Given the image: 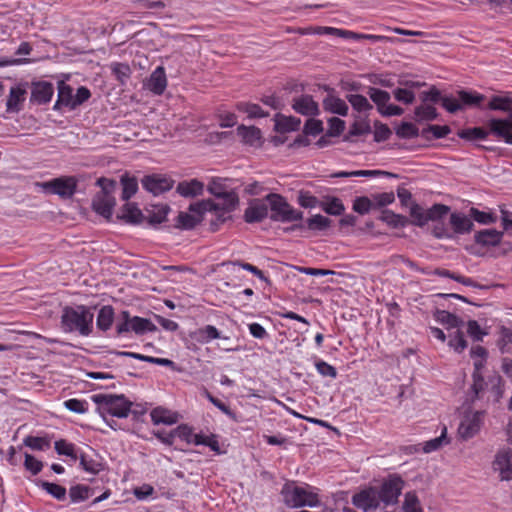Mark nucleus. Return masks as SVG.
Masks as SVG:
<instances>
[{
    "label": "nucleus",
    "instance_id": "1",
    "mask_svg": "<svg viewBox=\"0 0 512 512\" xmlns=\"http://www.w3.org/2000/svg\"><path fill=\"white\" fill-rule=\"evenodd\" d=\"M94 315L85 305L65 307L61 316V327L64 332H78L81 336H88L93 329Z\"/></svg>",
    "mask_w": 512,
    "mask_h": 512
},
{
    "label": "nucleus",
    "instance_id": "2",
    "mask_svg": "<svg viewBox=\"0 0 512 512\" xmlns=\"http://www.w3.org/2000/svg\"><path fill=\"white\" fill-rule=\"evenodd\" d=\"M283 502L290 508L316 507L320 500L315 488L305 484L297 486L294 482H287L281 490Z\"/></svg>",
    "mask_w": 512,
    "mask_h": 512
},
{
    "label": "nucleus",
    "instance_id": "3",
    "mask_svg": "<svg viewBox=\"0 0 512 512\" xmlns=\"http://www.w3.org/2000/svg\"><path fill=\"white\" fill-rule=\"evenodd\" d=\"M92 400L99 406L98 411L105 419L106 415L118 418H126L131 410L132 403L124 395L96 394Z\"/></svg>",
    "mask_w": 512,
    "mask_h": 512
},
{
    "label": "nucleus",
    "instance_id": "4",
    "mask_svg": "<svg viewBox=\"0 0 512 512\" xmlns=\"http://www.w3.org/2000/svg\"><path fill=\"white\" fill-rule=\"evenodd\" d=\"M268 202L271 214L270 219L274 222H294L303 218V213L294 209L286 199L275 193H270L265 197Z\"/></svg>",
    "mask_w": 512,
    "mask_h": 512
},
{
    "label": "nucleus",
    "instance_id": "5",
    "mask_svg": "<svg viewBox=\"0 0 512 512\" xmlns=\"http://www.w3.org/2000/svg\"><path fill=\"white\" fill-rule=\"evenodd\" d=\"M450 211V207L444 204H434L429 209L425 210L416 202L410 205L411 224L423 227L429 221L437 222L446 216Z\"/></svg>",
    "mask_w": 512,
    "mask_h": 512
},
{
    "label": "nucleus",
    "instance_id": "6",
    "mask_svg": "<svg viewBox=\"0 0 512 512\" xmlns=\"http://www.w3.org/2000/svg\"><path fill=\"white\" fill-rule=\"evenodd\" d=\"M218 199L220 200L219 202L206 199L190 204L189 210L200 212L221 211L224 214L230 215L239 204L238 194L233 190H230L228 195Z\"/></svg>",
    "mask_w": 512,
    "mask_h": 512
},
{
    "label": "nucleus",
    "instance_id": "7",
    "mask_svg": "<svg viewBox=\"0 0 512 512\" xmlns=\"http://www.w3.org/2000/svg\"><path fill=\"white\" fill-rule=\"evenodd\" d=\"M404 480L398 474H390L378 487L379 500L384 506L398 503L399 496L404 488Z\"/></svg>",
    "mask_w": 512,
    "mask_h": 512
},
{
    "label": "nucleus",
    "instance_id": "8",
    "mask_svg": "<svg viewBox=\"0 0 512 512\" xmlns=\"http://www.w3.org/2000/svg\"><path fill=\"white\" fill-rule=\"evenodd\" d=\"M121 319L122 321L116 325L117 335H122L130 331L141 335L147 331L152 332L156 330V326L149 319L138 316L130 317L128 311H122Z\"/></svg>",
    "mask_w": 512,
    "mask_h": 512
},
{
    "label": "nucleus",
    "instance_id": "9",
    "mask_svg": "<svg viewBox=\"0 0 512 512\" xmlns=\"http://www.w3.org/2000/svg\"><path fill=\"white\" fill-rule=\"evenodd\" d=\"M78 180L74 176H61L42 183L43 189L62 199L71 198L77 189Z\"/></svg>",
    "mask_w": 512,
    "mask_h": 512
},
{
    "label": "nucleus",
    "instance_id": "10",
    "mask_svg": "<svg viewBox=\"0 0 512 512\" xmlns=\"http://www.w3.org/2000/svg\"><path fill=\"white\" fill-rule=\"evenodd\" d=\"M368 96L375 103L378 112L385 117L400 116L404 110L393 104H388L390 101V94L385 91L374 87H369Z\"/></svg>",
    "mask_w": 512,
    "mask_h": 512
},
{
    "label": "nucleus",
    "instance_id": "11",
    "mask_svg": "<svg viewBox=\"0 0 512 512\" xmlns=\"http://www.w3.org/2000/svg\"><path fill=\"white\" fill-rule=\"evenodd\" d=\"M378 487L368 486L352 496V504L363 512H372L380 507Z\"/></svg>",
    "mask_w": 512,
    "mask_h": 512
},
{
    "label": "nucleus",
    "instance_id": "12",
    "mask_svg": "<svg viewBox=\"0 0 512 512\" xmlns=\"http://www.w3.org/2000/svg\"><path fill=\"white\" fill-rule=\"evenodd\" d=\"M483 418L484 412L482 411L466 413L458 427L459 437L464 441L473 438L480 431Z\"/></svg>",
    "mask_w": 512,
    "mask_h": 512
},
{
    "label": "nucleus",
    "instance_id": "13",
    "mask_svg": "<svg viewBox=\"0 0 512 512\" xmlns=\"http://www.w3.org/2000/svg\"><path fill=\"white\" fill-rule=\"evenodd\" d=\"M141 183L143 188L148 192L153 195H160L172 189L174 180L165 175L153 174L145 176L141 180Z\"/></svg>",
    "mask_w": 512,
    "mask_h": 512
},
{
    "label": "nucleus",
    "instance_id": "14",
    "mask_svg": "<svg viewBox=\"0 0 512 512\" xmlns=\"http://www.w3.org/2000/svg\"><path fill=\"white\" fill-rule=\"evenodd\" d=\"M268 212L269 206L266 200L254 199L245 209L243 218L247 223H257L267 218Z\"/></svg>",
    "mask_w": 512,
    "mask_h": 512
},
{
    "label": "nucleus",
    "instance_id": "15",
    "mask_svg": "<svg viewBox=\"0 0 512 512\" xmlns=\"http://www.w3.org/2000/svg\"><path fill=\"white\" fill-rule=\"evenodd\" d=\"M488 126L492 134L512 145V111L507 119H491Z\"/></svg>",
    "mask_w": 512,
    "mask_h": 512
},
{
    "label": "nucleus",
    "instance_id": "16",
    "mask_svg": "<svg viewBox=\"0 0 512 512\" xmlns=\"http://www.w3.org/2000/svg\"><path fill=\"white\" fill-rule=\"evenodd\" d=\"M54 94L53 84L47 81H38L31 84L30 101L36 104L48 103Z\"/></svg>",
    "mask_w": 512,
    "mask_h": 512
},
{
    "label": "nucleus",
    "instance_id": "17",
    "mask_svg": "<svg viewBox=\"0 0 512 512\" xmlns=\"http://www.w3.org/2000/svg\"><path fill=\"white\" fill-rule=\"evenodd\" d=\"M493 469L499 472L501 480H511L512 450H503L498 452L493 462Z\"/></svg>",
    "mask_w": 512,
    "mask_h": 512
},
{
    "label": "nucleus",
    "instance_id": "18",
    "mask_svg": "<svg viewBox=\"0 0 512 512\" xmlns=\"http://www.w3.org/2000/svg\"><path fill=\"white\" fill-rule=\"evenodd\" d=\"M28 83H19L11 87L6 102L8 112H19L26 99Z\"/></svg>",
    "mask_w": 512,
    "mask_h": 512
},
{
    "label": "nucleus",
    "instance_id": "19",
    "mask_svg": "<svg viewBox=\"0 0 512 512\" xmlns=\"http://www.w3.org/2000/svg\"><path fill=\"white\" fill-rule=\"evenodd\" d=\"M115 205V199L111 195L105 193H97L92 200L93 210L109 219L112 216L113 207Z\"/></svg>",
    "mask_w": 512,
    "mask_h": 512
},
{
    "label": "nucleus",
    "instance_id": "20",
    "mask_svg": "<svg viewBox=\"0 0 512 512\" xmlns=\"http://www.w3.org/2000/svg\"><path fill=\"white\" fill-rule=\"evenodd\" d=\"M449 223L451 225V232L453 233V235L469 233L474 226L472 220L467 215L461 212L451 213Z\"/></svg>",
    "mask_w": 512,
    "mask_h": 512
},
{
    "label": "nucleus",
    "instance_id": "21",
    "mask_svg": "<svg viewBox=\"0 0 512 512\" xmlns=\"http://www.w3.org/2000/svg\"><path fill=\"white\" fill-rule=\"evenodd\" d=\"M176 192L185 198H194L201 196L204 192V183L198 179H191L189 181L179 182L176 187Z\"/></svg>",
    "mask_w": 512,
    "mask_h": 512
},
{
    "label": "nucleus",
    "instance_id": "22",
    "mask_svg": "<svg viewBox=\"0 0 512 512\" xmlns=\"http://www.w3.org/2000/svg\"><path fill=\"white\" fill-rule=\"evenodd\" d=\"M293 109L302 115L313 116L318 114V104L313 100L310 95H302L293 100Z\"/></svg>",
    "mask_w": 512,
    "mask_h": 512
},
{
    "label": "nucleus",
    "instance_id": "23",
    "mask_svg": "<svg viewBox=\"0 0 512 512\" xmlns=\"http://www.w3.org/2000/svg\"><path fill=\"white\" fill-rule=\"evenodd\" d=\"M167 87V78L165 69L158 66L150 75L147 82V88L156 95H161Z\"/></svg>",
    "mask_w": 512,
    "mask_h": 512
},
{
    "label": "nucleus",
    "instance_id": "24",
    "mask_svg": "<svg viewBox=\"0 0 512 512\" xmlns=\"http://www.w3.org/2000/svg\"><path fill=\"white\" fill-rule=\"evenodd\" d=\"M75 108L73 89L65 82H60L58 86V99L54 104V110H60L61 107Z\"/></svg>",
    "mask_w": 512,
    "mask_h": 512
},
{
    "label": "nucleus",
    "instance_id": "25",
    "mask_svg": "<svg viewBox=\"0 0 512 512\" xmlns=\"http://www.w3.org/2000/svg\"><path fill=\"white\" fill-rule=\"evenodd\" d=\"M237 134L242 139L244 144L250 146L261 145V130L255 126L247 127L245 125H240L237 128Z\"/></svg>",
    "mask_w": 512,
    "mask_h": 512
},
{
    "label": "nucleus",
    "instance_id": "26",
    "mask_svg": "<svg viewBox=\"0 0 512 512\" xmlns=\"http://www.w3.org/2000/svg\"><path fill=\"white\" fill-rule=\"evenodd\" d=\"M503 237V232L496 229H484L474 235L475 242L482 246H496Z\"/></svg>",
    "mask_w": 512,
    "mask_h": 512
},
{
    "label": "nucleus",
    "instance_id": "27",
    "mask_svg": "<svg viewBox=\"0 0 512 512\" xmlns=\"http://www.w3.org/2000/svg\"><path fill=\"white\" fill-rule=\"evenodd\" d=\"M275 130L279 133H287L297 131L300 127L301 120L294 116H285L282 114L275 115Z\"/></svg>",
    "mask_w": 512,
    "mask_h": 512
},
{
    "label": "nucleus",
    "instance_id": "28",
    "mask_svg": "<svg viewBox=\"0 0 512 512\" xmlns=\"http://www.w3.org/2000/svg\"><path fill=\"white\" fill-rule=\"evenodd\" d=\"M433 274L440 276V277L451 278L465 286H470V287H474V288H478V289H482V290H488L490 288V286H488V285L479 284V283L475 282L472 278L465 277L460 274H456L447 269L437 268L434 270Z\"/></svg>",
    "mask_w": 512,
    "mask_h": 512
},
{
    "label": "nucleus",
    "instance_id": "29",
    "mask_svg": "<svg viewBox=\"0 0 512 512\" xmlns=\"http://www.w3.org/2000/svg\"><path fill=\"white\" fill-rule=\"evenodd\" d=\"M193 337L202 344H206L215 339L229 340V337H222L219 330L213 325H205L198 328L194 333Z\"/></svg>",
    "mask_w": 512,
    "mask_h": 512
},
{
    "label": "nucleus",
    "instance_id": "30",
    "mask_svg": "<svg viewBox=\"0 0 512 512\" xmlns=\"http://www.w3.org/2000/svg\"><path fill=\"white\" fill-rule=\"evenodd\" d=\"M190 213L187 212H180L177 217V223L176 226L181 229H192L194 228L198 223H200L203 219V215L205 212L200 211H190Z\"/></svg>",
    "mask_w": 512,
    "mask_h": 512
},
{
    "label": "nucleus",
    "instance_id": "31",
    "mask_svg": "<svg viewBox=\"0 0 512 512\" xmlns=\"http://www.w3.org/2000/svg\"><path fill=\"white\" fill-rule=\"evenodd\" d=\"M319 206L321 209L329 215H342L345 207L342 201L334 196H326L320 202Z\"/></svg>",
    "mask_w": 512,
    "mask_h": 512
},
{
    "label": "nucleus",
    "instance_id": "32",
    "mask_svg": "<svg viewBox=\"0 0 512 512\" xmlns=\"http://www.w3.org/2000/svg\"><path fill=\"white\" fill-rule=\"evenodd\" d=\"M324 109L341 116H346L348 114V105L346 102L335 96H328L323 101Z\"/></svg>",
    "mask_w": 512,
    "mask_h": 512
},
{
    "label": "nucleus",
    "instance_id": "33",
    "mask_svg": "<svg viewBox=\"0 0 512 512\" xmlns=\"http://www.w3.org/2000/svg\"><path fill=\"white\" fill-rule=\"evenodd\" d=\"M114 321V309L110 305L103 306L97 315L96 325L101 331H107L111 328Z\"/></svg>",
    "mask_w": 512,
    "mask_h": 512
},
{
    "label": "nucleus",
    "instance_id": "34",
    "mask_svg": "<svg viewBox=\"0 0 512 512\" xmlns=\"http://www.w3.org/2000/svg\"><path fill=\"white\" fill-rule=\"evenodd\" d=\"M151 420L154 424L172 425L177 422V416L170 411L161 407L155 408L150 413Z\"/></svg>",
    "mask_w": 512,
    "mask_h": 512
},
{
    "label": "nucleus",
    "instance_id": "35",
    "mask_svg": "<svg viewBox=\"0 0 512 512\" xmlns=\"http://www.w3.org/2000/svg\"><path fill=\"white\" fill-rule=\"evenodd\" d=\"M380 220L393 228L405 227L409 222L407 217L396 214L388 209L382 211Z\"/></svg>",
    "mask_w": 512,
    "mask_h": 512
},
{
    "label": "nucleus",
    "instance_id": "36",
    "mask_svg": "<svg viewBox=\"0 0 512 512\" xmlns=\"http://www.w3.org/2000/svg\"><path fill=\"white\" fill-rule=\"evenodd\" d=\"M458 99L462 104V108L465 106H479L485 99V96L473 91L459 90L457 92Z\"/></svg>",
    "mask_w": 512,
    "mask_h": 512
},
{
    "label": "nucleus",
    "instance_id": "37",
    "mask_svg": "<svg viewBox=\"0 0 512 512\" xmlns=\"http://www.w3.org/2000/svg\"><path fill=\"white\" fill-rule=\"evenodd\" d=\"M37 485L59 501L66 498V488L59 484L38 480Z\"/></svg>",
    "mask_w": 512,
    "mask_h": 512
},
{
    "label": "nucleus",
    "instance_id": "38",
    "mask_svg": "<svg viewBox=\"0 0 512 512\" xmlns=\"http://www.w3.org/2000/svg\"><path fill=\"white\" fill-rule=\"evenodd\" d=\"M435 317L439 323L446 325L448 329L459 328L463 324V321L460 318L445 310L437 311Z\"/></svg>",
    "mask_w": 512,
    "mask_h": 512
},
{
    "label": "nucleus",
    "instance_id": "39",
    "mask_svg": "<svg viewBox=\"0 0 512 512\" xmlns=\"http://www.w3.org/2000/svg\"><path fill=\"white\" fill-rule=\"evenodd\" d=\"M489 132L482 127H473L460 130L457 135L464 140L474 141L486 139Z\"/></svg>",
    "mask_w": 512,
    "mask_h": 512
},
{
    "label": "nucleus",
    "instance_id": "40",
    "mask_svg": "<svg viewBox=\"0 0 512 512\" xmlns=\"http://www.w3.org/2000/svg\"><path fill=\"white\" fill-rule=\"evenodd\" d=\"M347 100L354 110L358 112H367L373 108L368 99L361 94H349Z\"/></svg>",
    "mask_w": 512,
    "mask_h": 512
},
{
    "label": "nucleus",
    "instance_id": "41",
    "mask_svg": "<svg viewBox=\"0 0 512 512\" xmlns=\"http://www.w3.org/2000/svg\"><path fill=\"white\" fill-rule=\"evenodd\" d=\"M237 110L245 112L250 118H262L268 116L258 104L239 102L236 105Z\"/></svg>",
    "mask_w": 512,
    "mask_h": 512
},
{
    "label": "nucleus",
    "instance_id": "42",
    "mask_svg": "<svg viewBox=\"0 0 512 512\" xmlns=\"http://www.w3.org/2000/svg\"><path fill=\"white\" fill-rule=\"evenodd\" d=\"M446 434L447 428L444 426L440 436L424 442L423 451L425 453H431L440 449L444 444H448L449 441L446 438Z\"/></svg>",
    "mask_w": 512,
    "mask_h": 512
},
{
    "label": "nucleus",
    "instance_id": "43",
    "mask_svg": "<svg viewBox=\"0 0 512 512\" xmlns=\"http://www.w3.org/2000/svg\"><path fill=\"white\" fill-rule=\"evenodd\" d=\"M142 217L141 210L134 205L133 203H126L123 206L122 215L121 218L131 222V223H138L140 222Z\"/></svg>",
    "mask_w": 512,
    "mask_h": 512
},
{
    "label": "nucleus",
    "instance_id": "44",
    "mask_svg": "<svg viewBox=\"0 0 512 512\" xmlns=\"http://www.w3.org/2000/svg\"><path fill=\"white\" fill-rule=\"evenodd\" d=\"M91 489L82 484L72 486L69 489V496L73 503L82 502L89 498Z\"/></svg>",
    "mask_w": 512,
    "mask_h": 512
},
{
    "label": "nucleus",
    "instance_id": "45",
    "mask_svg": "<svg viewBox=\"0 0 512 512\" xmlns=\"http://www.w3.org/2000/svg\"><path fill=\"white\" fill-rule=\"evenodd\" d=\"M331 220L328 217L317 214L307 220V227L313 231H324L330 227Z\"/></svg>",
    "mask_w": 512,
    "mask_h": 512
},
{
    "label": "nucleus",
    "instance_id": "46",
    "mask_svg": "<svg viewBox=\"0 0 512 512\" xmlns=\"http://www.w3.org/2000/svg\"><path fill=\"white\" fill-rule=\"evenodd\" d=\"M438 113L431 105H420L415 108V119L417 121H431L436 119Z\"/></svg>",
    "mask_w": 512,
    "mask_h": 512
},
{
    "label": "nucleus",
    "instance_id": "47",
    "mask_svg": "<svg viewBox=\"0 0 512 512\" xmlns=\"http://www.w3.org/2000/svg\"><path fill=\"white\" fill-rule=\"evenodd\" d=\"M23 444L32 450L44 451L50 447V441L44 437L27 436Z\"/></svg>",
    "mask_w": 512,
    "mask_h": 512
},
{
    "label": "nucleus",
    "instance_id": "48",
    "mask_svg": "<svg viewBox=\"0 0 512 512\" xmlns=\"http://www.w3.org/2000/svg\"><path fill=\"white\" fill-rule=\"evenodd\" d=\"M207 190L210 194L215 196L217 199L228 195L230 192L227 190V187H226L224 181L220 178L212 179L208 184Z\"/></svg>",
    "mask_w": 512,
    "mask_h": 512
},
{
    "label": "nucleus",
    "instance_id": "49",
    "mask_svg": "<svg viewBox=\"0 0 512 512\" xmlns=\"http://www.w3.org/2000/svg\"><path fill=\"white\" fill-rule=\"evenodd\" d=\"M512 107V99L508 97L493 96L488 104L490 110H500L510 112Z\"/></svg>",
    "mask_w": 512,
    "mask_h": 512
},
{
    "label": "nucleus",
    "instance_id": "50",
    "mask_svg": "<svg viewBox=\"0 0 512 512\" xmlns=\"http://www.w3.org/2000/svg\"><path fill=\"white\" fill-rule=\"evenodd\" d=\"M122 184V200H129L138 189V183L135 178H129V177H122L121 179Z\"/></svg>",
    "mask_w": 512,
    "mask_h": 512
},
{
    "label": "nucleus",
    "instance_id": "51",
    "mask_svg": "<svg viewBox=\"0 0 512 512\" xmlns=\"http://www.w3.org/2000/svg\"><path fill=\"white\" fill-rule=\"evenodd\" d=\"M111 70L118 81L124 84L131 75V69L128 64L125 63H112Z\"/></svg>",
    "mask_w": 512,
    "mask_h": 512
},
{
    "label": "nucleus",
    "instance_id": "52",
    "mask_svg": "<svg viewBox=\"0 0 512 512\" xmlns=\"http://www.w3.org/2000/svg\"><path fill=\"white\" fill-rule=\"evenodd\" d=\"M374 208V202L372 198L366 196L356 197L353 202V210L361 215H365Z\"/></svg>",
    "mask_w": 512,
    "mask_h": 512
},
{
    "label": "nucleus",
    "instance_id": "53",
    "mask_svg": "<svg viewBox=\"0 0 512 512\" xmlns=\"http://www.w3.org/2000/svg\"><path fill=\"white\" fill-rule=\"evenodd\" d=\"M404 512H423L415 492H407L403 502Z\"/></svg>",
    "mask_w": 512,
    "mask_h": 512
},
{
    "label": "nucleus",
    "instance_id": "54",
    "mask_svg": "<svg viewBox=\"0 0 512 512\" xmlns=\"http://www.w3.org/2000/svg\"><path fill=\"white\" fill-rule=\"evenodd\" d=\"M449 346L458 353L464 351L467 347V341L464 338L463 332L457 329L453 334H451L449 339Z\"/></svg>",
    "mask_w": 512,
    "mask_h": 512
},
{
    "label": "nucleus",
    "instance_id": "55",
    "mask_svg": "<svg viewBox=\"0 0 512 512\" xmlns=\"http://www.w3.org/2000/svg\"><path fill=\"white\" fill-rule=\"evenodd\" d=\"M396 134L400 138H415L419 135L418 128L410 123V122H403L396 130Z\"/></svg>",
    "mask_w": 512,
    "mask_h": 512
},
{
    "label": "nucleus",
    "instance_id": "56",
    "mask_svg": "<svg viewBox=\"0 0 512 512\" xmlns=\"http://www.w3.org/2000/svg\"><path fill=\"white\" fill-rule=\"evenodd\" d=\"M79 460H80V466L86 472H89L92 474H97L101 470V464L98 461H96L92 458H89L85 454H81L79 457Z\"/></svg>",
    "mask_w": 512,
    "mask_h": 512
},
{
    "label": "nucleus",
    "instance_id": "57",
    "mask_svg": "<svg viewBox=\"0 0 512 512\" xmlns=\"http://www.w3.org/2000/svg\"><path fill=\"white\" fill-rule=\"evenodd\" d=\"M64 406L71 412L84 414L88 411V403L84 400L76 398L68 399L64 402Z\"/></svg>",
    "mask_w": 512,
    "mask_h": 512
},
{
    "label": "nucleus",
    "instance_id": "58",
    "mask_svg": "<svg viewBox=\"0 0 512 512\" xmlns=\"http://www.w3.org/2000/svg\"><path fill=\"white\" fill-rule=\"evenodd\" d=\"M372 201L374 202V208L385 207L395 201V195L393 192H384L372 195Z\"/></svg>",
    "mask_w": 512,
    "mask_h": 512
},
{
    "label": "nucleus",
    "instance_id": "59",
    "mask_svg": "<svg viewBox=\"0 0 512 512\" xmlns=\"http://www.w3.org/2000/svg\"><path fill=\"white\" fill-rule=\"evenodd\" d=\"M214 213V218L210 220L209 230L211 232H216L220 229V226L223 225L228 220L232 219L231 215L224 214L221 211H212Z\"/></svg>",
    "mask_w": 512,
    "mask_h": 512
},
{
    "label": "nucleus",
    "instance_id": "60",
    "mask_svg": "<svg viewBox=\"0 0 512 512\" xmlns=\"http://www.w3.org/2000/svg\"><path fill=\"white\" fill-rule=\"evenodd\" d=\"M371 132V127L367 122H355L350 127L348 135L345 136L344 140L348 141L351 136L365 135Z\"/></svg>",
    "mask_w": 512,
    "mask_h": 512
},
{
    "label": "nucleus",
    "instance_id": "61",
    "mask_svg": "<svg viewBox=\"0 0 512 512\" xmlns=\"http://www.w3.org/2000/svg\"><path fill=\"white\" fill-rule=\"evenodd\" d=\"M24 467L33 475H37L43 468V463L29 453H25Z\"/></svg>",
    "mask_w": 512,
    "mask_h": 512
},
{
    "label": "nucleus",
    "instance_id": "62",
    "mask_svg": "<svg viewBox=\"0 0 512 512\" xmlns=\"http://www.w3.org/2000/svg\"><path fill=\"white\" fill-rule=\"evenodd\" d=\"M428 132L432 133L435 139H440L446 137L451 132V129L447 125H429L426 129H423L422 135L424 136Z\"/></svg>",
    "mask_w": 512,
    "mask_h": 512
},
{
    "label": "nucleus",
    "instance_id": "63",
    "mask_svg": "<svg viewBox=\"0 0 512 512\" xmlns=\"http://www.w3.org/2000/svg\"><path fill=\"white\" fill-rule=\"evenodd\" d=\"M374 127V140L376 142L385 141L390 137L391 130L386 124L377 121L375 122Z\"/></svg>",
    "mask_w": 512,
    "mask_h": 512
},
{
    "label": "nucleus",
    "instance_id": "64",
    "mask_svg": "<svg viewBox=\"0 0 512 512\" xmlns=\"http://www.w3.org/2000/svg\"><path fill=\"white\" fill-rule=\"evenodd\" d=\"M175 438L178 437L181 440L191 443L193 439V430L187 424H181L173 430Z\"/></svg>",
    "mask_w": 512,
    "mask_h": 512
}]
</instances>
